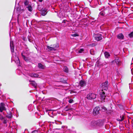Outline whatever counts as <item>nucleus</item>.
<instances>
[{
  "label": "nucleus",
  "mask_w": 133,
  "mask_h": 133,
  "mask_svg": "<svg viewBox=\"0 0 133 133\" xmlns=\"http://www.w3.org/2000/svg\"><path fill=\"white\" fill-rule=\"evenodd\" d=\"M21 55H22V57H23V56H25L24 55H23V53H22V54H21Z\"/></svg>",
  "instance_id": "a19ab883"
},
{
  "label": "nucleus",
  "mask_w": 133,
  "mask_h": 133,
  "mask_svg": "<svg viewBox=\"0 0 133 133\" xmlns=\"http://www.w3.org/2000/svg\"><path fill=\"white\" fill-rule=\"evenodd\" d=\"M109 84V82L108 81H107L104 82L102 84V90H105L106 91L108 89V86Z\"/></svg>",
  "instance_id": "7ed1b4c3"
},
{
  "label": "nucleus",
  "mask_w": 133,
  "mask_h": 133,
  "mask_svg": "<svg viewBox=\"0 0 133 133\" xmlns=\"http://www.w3.org/2000/svg\"><path fill=\"white\" fill-rule=\"evenodd\" d=\"M128 36L130 38H132L133 37V31L131 32L130 33L128 34Z\"/></svg>",
  "instance_id": "bb28decb"
},
{
  "label": "nucleus",
  "mask_w": 133,
  "mask_h": 133,
  "mask_svg": "<svg viewBox=\"0 0 133 133\" xmlns=\"http://www.w3.org/2000/svg\"><path fill=\"white\" fill-rule=\"evenodd\" d=\"M46 11L47 10L45 9L42 10L41 12V15L43 16H45L47 13Z\"/></svg>",
  "instance_id": "f3484780"
},
{
  "label": "nucleus",
  "mask_w": 133,
  "mask_h": 133,
  "mask_svg": "<svg viewBox=\"0 0 133 133\" xmlns=\"http://www.w3.org/2000/svg\"><path fill=\"white\" fill-rule=\"evenodd\" d=\"M26 8H27L28 11L30 12H31L33 10V9L32 6L30 4H29V5H28V6H26Z\"/></svg>",
  "instance_id": "dca6fc26"
},
{
  "label": "nucleus",
  "mask_w": 133,
  "mask_h": 133,
  "mask_svg": "<svg viewBox=\"0 0 133 133\" xmlns=\"http://www.w3.org/2000/svg\"><path fill=\"white\" fill-rule=\"evenodd\" d=\"M94 36L95 40L97 41H99L102 39V36L101 34H95Z\"/></svg>",
  "instance_id": "423d86ee"
},
{
  "label": "nucleus",
  "mask_w": 133,
  "mask_h": 133,
  "mask_svg": "<svg viewBox=\"0 0 133 133\" xmlns=\"http://www.w3.org/2000/svg\"><path fill=\"white\" fill-rule=\"evenodd\" d=\"M23 57L26 61L27 62L28 61L27 58L25 56H23Z\"/></svg>",
  "instance_id": "c756f323"
},
{
  "label": "nucleus",
  "mask_w": 133,
  "mask_h": 133,
  "mask_svg": "<svg viewBox=\"0 0 133 133\" xmlns=\"http://www.w3.org/2000/svg\"><path fill=\"white\" fill-rule=\"evenodd\" d=\"M29 82L30 83V84L35 89L37 88V84L34 81L30 80Z\"/></svg>",
  "instance_id": "1a4fd4ad"
},
{
  "label": "nucleus",
  "mask_w": 133,
  "mask_h": 133,
  "mask_svg": "<svg viewBox=\"0 0 133 133\" xmlns=\"http://www.w3.org/2000/svg\"><path fill=\"white\" fill-rule=\"evenodd\" d=\"M6 112L7 113V115L6 116V117L9 119L11 118L12 117V115L11 112L9 110L6 111Z\"/></svg>",
  "instance_id": "f8f14e48"
},
{
  "label": "nucleus",
  "mask_w": 133,
  "mask_h": 133,
  "mask_svg": "<svg viewBox=\"0 0 133 133\" xmlns=\"http://www.w3.org/2000/svg\"><path fill=\"white\" fill-rule=\"evenodd\" d=\"M4 118L5 117H3V116L0 114V119L2 120L4 119Z\"/></svg>",
  "instance_id": "2f4dec72"
},
{
  "label": "nucleus",
  "mask_w": 133,
  "mask_h": 133,
  "mask_svg": "<svg viewBox=\"0 0 133 133\" xmlns=\"http://www.w3.org/2000/svg\"><path fill=\"white\" fill-rule=\"evenodd\" d=\"M43 0H38V1L39 2H42Z\"/></svg>",
  "instance_id": "ea45409f"
},
{
  "label": "nucleus",
  "mask_w": 133,
  "mask_h": 133,
  "mask_svg": "<svg viewBox=\"0 0 133 133\" xmlns=\"http://www.w3.org/2000/svg\"><path fill=\"white\" fill-rule=\"evenodd\" d=\"M90 54H91L92 55V54H91V53L90 52Z\"/></svg>",
  "instance_id": "c03bdc74"
},
{
  "label": "nucleus",
  "mask_w": 133,
  "mask_h": 133,
  "mask_svg": "<svg viewBox=\"0 0 133 133\" xmlns=\"http://www.w3.org/2000/svg\"><path fill=\"white\" fill-rule=\"evenodd\" d=\"M47 47L48 49V51H51L54 50H54L53 49V48L52 47L50 46H47Z\"/></svg>",
  "instance_id": "412c9836"
},
{
  "label": "nucleus",
  "mask_w": 133,
  "mask_h": 133,
  "mask_svg": "<svg viewBox=\"0 0 133 133\" xmlns=\"http://www.w3.org/2000/svg\"><path fill=\"white\" fill-rule=\"evenodd\" d=\"M117 38L119 39H123L124 38V36L122 33L118 34L117 36Z\"/></svg>",
  "instance_id": "4468645a"
},
{
  "label": "nucleus",
  "mask_w": 133,
  "mask_h": 133,
  "mask_svg": "<svg viewBox=\"0 0 133 133\" xmlns=\"http://www.w3.org/2000/svg\"><path fill=\"white\" fill-rule=\"evenodd\" d=\"M36 130H34L32 131V133H36Z\"/></svg>",
  "instance_id": "58836bf2"
},
{
  "label": "nucleus",
  "mask_w": 133,
  "mask_h": 133,
  "mask_svg": "<svg viewBox=\"0 0 133 133\" xmlns=\"http://www.w3.org/2000/svg\"><path fill=\"white\" fill-rule=\"evenodd\" d=\"M4 121H3V123L4 124H6L7 123V121H6V119H5V118H4Z\"/></svg>",
  "instance_id": "c9c22d12"
},
{
  "label": "nucleus",
  "mask_w": 133,
  "mask_h": 133,
  "mask_svg": "<svg viewBox=\"0 0 133 133\" xmlns=\"http://www.w3.org/2000/svg\"><path fill=\"white\" fill-rule=\"evenodd\" d=\"M98 123H99V122L100 123V124H102V123H103L102 121V120H99L98 121Z\"/></svg>",
  "instance_id": "f704fd0d"
},
{
  "label": "nucleus",
  "mask_w": 133,
  "mask_h": 133,
  "mask_svg": "<svg viewBox=\"0 0 133 133\" xmlns=\"http://www.w3.org/2000/svg\"><path fill=\"white\" fill-rule=\"evenodd\" d=\"M84 51V49H80L78 51V52L79 53H81L82 52Z\"/></svg>",
  "instance_id": "473e14b6"
},
{
  "label": "nucleus",
  "mask_w": 133,
  "mask_h": 133,
  "mask_svg": "<svg viewBox=\"0 0 133 133\" xmlns=\"http://www.w3.org/2000/svg\"><path fill=\"white\" fill-rule=\"evenodd\" d=\"M90 54H91L92 55V54H91V53L90 52Z\"/></svg>",
  "instance_id": "49530a36"
},
{
  "label": "nucleus",
  "mask_w": 133,
  "mask_h": 133,
  "mask_svg": "<svg viewBox=\"0 0 133 133\" xmlns=\"http://www.w3.org/2000/svg\"><path fill=\"white\" fill-rule=\"evenodd\" d=\"M115 61L118 66L120 65L121 63V62L118 57L116 58L115 59Z\"/></svg>",
  "instance_id": "2eb2a0df"
},
{
  "label": "nucleus",
  "mask_w": 133,
  "mask_h": 133,
  "mask_svg": "<svg viewBox=\"0 0 133 133\" xmlns=\"http://www.w3.org/2000/svg\"><path fill=\"white\" fill-rule=\"evenodd\" d=\"M64 71L65 72H68L69 71L68 68L67 67L65 66L64 69Z\"/></svg>",
  "instance_id": "c85d7f7f"
},
{
  "label": "nucleus",
  "mask_w": 133,
  "mask_h": 133,
  "mask_svg": "<svg viewBox=\"0 0 133 133\" xmlns=\"http://www.w3.org/2000/svg\"><path fill=\"white\" fill-rule=\"evenodd\" d=\"M76 84H77V85L78 84V86L80 85L81 87H82L85 86L86 85V82L82 80H81L79 83H77Z\"/></svg>",
  "instance_id": "0eeeda50"
},
{
  "label": "nucleus",
  "mask_w": 133,
  "mask_h": 133,
  "mask_svg": "<svg viewBox=\"0 0 133 133\" xmlns=\"http://www.w3.org/2000/svg\"><path fill=\"white\" fill-rule=\"evenodd\" d=\"M104 55L105 57L107 58H108L110 56L109 53L107 52H105L104 53Z\"/></svg>",
  "instance_id": "393cba45"
},
{
  "label": "nucleus",
  "mask_w": 133,
  "mask_h": 133,
  "mask_svg": "<svg viewBox=\"0 0 133 133\" xmlns=\"http://www.w3.org/2000/svg\"><path fill=\"white\" fill-rule=\"evenodd\" d=\"M99 95L101 100L104 101V100L105 99V97H106L105 91H103V90H102L101 92H100Z\"/></svg>",
  "instance_id": "20e7f679"
},
{
  "label": "nucleus",
  "mask_w": 133,
  "mask_h": 133,
  "mask_svg": "<svg viewBox=\"0 0 133 133\" xmlns=\"http://www.w3.org/2000/svg\"><path fill=\"white\" fill-rule=\"evenodd\" d=\"M24 4L25 6H28L29 5V2L28 0H25L24 2Z\"/></svg>",
  "instance_id": "4be33fe9"
},
{
  "label": "nucleus",
  "mask_w": 133,
  "mask_h": 133,
  "mask_svg": "<svg viewBox=\"0 0 133 133\" xmlns=\"http://www.w3.org/2000/svg\"><path fill=\"white\" fill-rule=\"evenodd\" d=\"M109 13V8H106L101 11L99 15L100 16H105L108 15Z\"/></svg>",
  "instance_id": "f257e3e1"
},
{
  "label": "nucleus",
  "mask_w": 133,
  "mask_h": 133,
  "mask_svg": "<svg viewBox=\"0 0 133 133\" xmlns=\"http://www.w3.org/2000/svg\"><path fill=\"white\" fill-rule=\"evenodd\" d=\"M17 60H16V61H15V62L18 64H20V61L19 60V58L18 57H17Z\"/></svg>",
  "instance_id": "cd10ccee"
},
{
  "label": "nucleus",
  "mask_w": 133,
  "mask_h": 133,
  "mask_svg": "<svg viewBox=\"0 0 133 133\" xmlns=\"http://www.w3.org/2000/svg\"><path fill=\"white\" fill-rule=\"evenodd\" d=\"M1 105L0 106V111L1 112H2L4 110H5V108L4 106V104L3 103H1Z\"/></svg>",
  "instance_id": "9d476101"
},
{
  "label": "nucleus",
  "mask_w": 133,
  "mask_h": 133,
  "mask_svg": "<svg viewBox=\"0 0 133 133\" xmlns=\"http://www.w3.org/2000/svg\"><path fill=\"white\" fill-rule=\"evenodd\" d=\"M73 102V100L72 99H70L69 101V102L70 103H72Z\"/></svg>",
  "instance_id": "72a5a7b5"
},
{
  "label": "nucleus",
  "mask_w": 133,
  "mask_h": 133,
  "mask_svg": "<svg viewBox=\"0 0 133 133\" xmlns=\"http://www.w3.org/2000/svg\"><path fill=\"white\" fill-rule=\"evenodd\" d=\"M56 128L57 129H60L61 128H62V126H61L59 124H57L56 126Z\"/></svg>",
  "instance_id": "5701e85b"
},
{
  "label": "nucleus",
  "mask_w": 133,
  "mask_h": 133,
  "mask_svg": "<svg viewBox=\"0 0 133 133\" xmlns=\"http://www.w3.org/2000/svg\"><path fill=\"white\" fill-rule=\"evenodd\" d=\"M61 82L65 84H67V82H66V80H64L63 78H61L60 79Z\"/></svg>",
  "instance_id": "b1692460"
},
{
  "label": "nucleus",
  "mask_w": 133,
  "mask_h": 133,
  "mask_svg": "<svg viewBox=\"0 0 133 133\" xmlns=\"http://www.w3.org/2000/svg\"><path fill=\"white\" fill-rule=\"evenodd\" d=\"M120 118H121V119H119L118 118V119H117V121L120 122H121L123 121L124 118V116L123 115H122V116H121Z\"/></svg>",
  "instance_id": "6ab92c4d"
},
{
  "label": "nucleus",
  "mask_w": 133,
  "mask_h": 133,
  "mask_svg": "<svg viewBox=\"0 0 133 133\" xmlns=\"http://www.w3.org/2000/svg\"><path fill=\"white\" fill-rule=\"evenodd\" d=\"M50 46L52 47L53 48V49L54 50V51L56 50V49L58 48L59 47V44L57 43L51 44Z\"/></svg>",
  "instance_id": "9b49d317"
},
{
  "label": "nucleus",
  "mask_w": 133,
  "mask_h": 133,
  "mask_svg": "<svg viewBox=\"0 0 133 133\" xmlns=\"http://www.w3.org/2000/svg\"><path fill=\"white\" fill-rule=\"evenodd\" d=\"M87 97L89 100L94 99L96 97V95L93 93H90L87 95Z\"/></svg>",
  "instance_id": "f03ea898"
},
{
  "label": "nucleus",
  "mask_w": 133,
  "mask_h": 133,
  "mask_svg": "<svg viewBox=\"0 0 133 133\" xmlns=\"http://www.w3.org/2000/svg\"><path fill=\"white\" fill-rule=\"evenodd\" d=\"M10 46L11 52L12 53L14 52V51L15 47L14 45V42L13 41H10Z\"/></svg>",
  "instance_id": "6e6552de"
},
{
  "label": "nucleus",
  "mask_w": 133,
  "mask_h": 133,
  "mask_svg": "<svg viewBox=\"0 0 133 133\" xmlns=\"http://www.w3.org/2000/svg\"><path fill=\"white\" fill-rule=\"evenodd\" d=\"M114 62V61H112V62Z\"/></svg>",
  "instance_id": "37998d69"
},
{
  "label": "nucleus",
  "mask_w": 133,
  "mask_h": 133,
  "mask_svg": "<svg viewBox=\"0 0 133 133\" xmlns=\"http://www.w3.org/2000/svg\"><path fill=\"white\" fill-rule=\"evenodd\" d=\"M90 54H91L92 55V54H91V53L90 52Z\"/></svg>",
  "instance_id": "a18cd8bd"
},
{
  "label": "nucleus",
  "mask_w": 133,
  "mask_h": 133,
  "mask_svg": "<svg viewBox=\"0 0 133 133\" xmlns=\"http://www.w3.org/2000/svg\"><path fill=\"white\" fill-rule=\"evenodd\" d=\"M71 36L73 37H76L77 36H78V35L77 34H72L71 35Z\"/></svg>",
  "instance_id": "7c9ffc66"
},
{
  "label": "nucleus",
  "mask_w": 133,
  "mask_h": 133,
  "mask_svg": "<svg viewBox=\"0 0 133 133\" xmlns=\"http://www.w3.org/2000/svg\"><path fill=\"white\" fill-rule=\"evenodd\" d=\"M100 107L101 108L102 110L103 111H106L107 109L103 105H101Z\"/></svg>",
  "instance_id": "a878e982"
},
{
  "label": "nucleus",
  "mask_w": 133,
  "mask_h": 133,
  "mask_svg": "<svg viewBox=\"0 0 133 133\" xmlns=\"http://www.w3.org/2000/svg\"><path fill=\"white\" fill-rule=\"evenodd\" d=\"M68 107H69L68 106H67L64 109V110L66 111H68L69 110H72V109H73V108H68Z\"/></svg>",
  "instance_id": "aec40b11"
},
{
  "label": "nucleus",
  "mask_w": 133,
  "mask_h": 133,
  "mask_svg": "<svg viewBox=\"0 0 133 133\" xmlns=\"http://www.w3.org/2000/svg\"><path fill=\"white\" fill-rule=\"evenodd\" d=\"M28 40H29V42H31V41H30V38L29 37V36L28 37Z\"/></svg>",
  "instance_id": "4c0bfd02"
},
{
  "label": "nucleus",
  "mask_w": 133,
  "mask_h": 133,
  "mask_svg": "<svg viewBox=\"0 0 133 133\" xmlns=\"http://www.w3.org/2000/svg\"><path fill=\"white\" fill-rule=\"evenodd\" d=\"M119 107H121V105H119Z\"/></svg>",
  "instance_id": "79ce46f5"
},
{
  "label": "nucleus",
  "mask_w": 133,
  "mask_h": 133,
  "mask_svg": "<svg viewBox=\"0 0 133 133\" xmlns=\"http://www.w3.org/2000/svg\"><path fill=\"white\" fill-rule=\"evenodd\" d=\"M100 108L99 107H95L93 109V114L95 115H97L99 113V111L100 110Z\"/></svg>",
  "instance_id": "39448f33"
},
{
  "label": "nucleus",
  "mask_w": 133,
  "mask_h": 133,
  "mask_svg": "<svg viewBox=\"0 0 133 133\" xmlns=\"http://www.w3.org/2000/svg\"><path fill=\"white\" fill-rule=\"evenodd\" d=\"M29 75L32 77L35 78H37L39 76L38 74L35 73H30L29 74Z\"/></svg>",
  "instance_id": "ddd939ff"
},
{
  "label": "nucleus",
  "mask_w": 133,
  "mask_h": 133,
  "mask_svg": "<svg viewBox=\"0 0 133 133\" xmlns=\"http://www.w3.org/2000/svg\"><path fill=\"white\" fill-rule=\"evenodd\" d=\"M38 67L40 69H44V66L42 65L41 63H39L38 64Z\"/></svg>",
  "instance_id": "a211bd4d"
},
{
  "label": "nucleus",
  "mask_w": 133,
  "mask_h": 133,
  "mask_svg": "<svg viewBox=\"0 0 133 133\" xmlns=\"http://www.w3.org/2000/svg\"><path fill=\"white\" fill-rule=\"evenodd\" d=\"M20 9L19 8H18L17 9V12L18 13L19 12V11H20Z\"/></svg>",
  "instance_id": "e433bc0d"
}]
</instances>
